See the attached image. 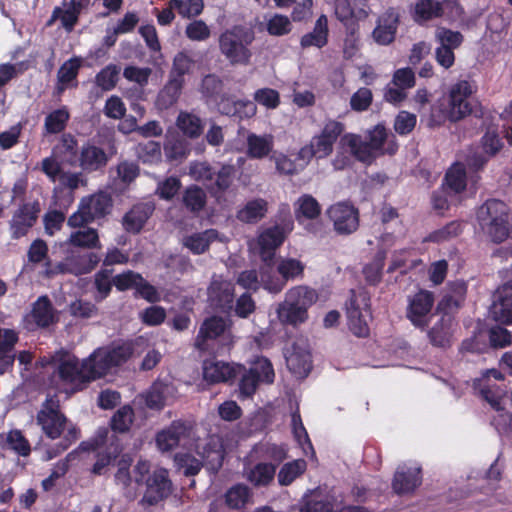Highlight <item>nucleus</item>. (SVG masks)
<instances>
[{"instance_id": "052dcab7", "label": "nucleus", "mask_w": 512, "mask_h": 512, "mask_svg": "<svg viewBox=\"0 0 512 512\" xmlns=\"http://www.w3.org/2000/svg\"><path fill=\"white\" fill-rule=\"evenodd\" d=\"M435 39L440 46L456 49L462 44L464 37L459 31L438 27L435 31Z\"/></svg>"}, {"instance_id": "37998d69", "label": "nucleus", "mask_w": 512, "mask_h": 512, "mask_svg": "<svg viewBox=\"0 0 512 512\" xmlns=\"http://www.w3.org/2000/svg\"><path fill=\"white\" fill-rule=\"evenodd\" d=\"M207 196L205 191L197 186L191 185L183 193L182 202L192 213L200 212L206 205Z\"/></svg>"}, {"instance_id": "ddd939ff", "label": "nucleus", "mask_w": 512, "mask_h": 512, "mask_svg": "<svg viewBox=\"0 0 512 512\" xmlns=\"http://www.w3.org/2000/svg\"><path fill=\"white\" fill-rule=\"evenodd\" d=\"M234 284L222 276L214 275L207 288L208 302L222 313L232 312L234 303Z\"/></svg>"}, {"instance_id": "ea45409f", "label": "nucleus", "mask_w": 512, "mask_h": 512, "mask_svg": "<svg viewBox=\"0 0 512 512\" xmlns=\"http://www.w3.org/2000/svg\"><path fill=\"white\" fill-rule=\"evenodd\" d=\"M94 197H96V194H92L81 200L78 210L68 218V226L71 228H81L94 221L95 213L92 211L91 205Z\"/></svg>"}, {"instance_id": "6e6d98bb", "label": "nucleus", "mask_w": 512, "mask_h": 512, "mask_svg": "<svg viewBox=\"0 0 512 512\" xmlns=\"http://www.w3.org/2000/svg\"><path fill=\"white\" fill-rule=\"evenodd\" d=\"M67 244L73 247L92 249L96 247V229L87 228L71 233Z\"/></svg>"}, {"instance_id": "7c9ffc66", "label": "nucleus", "mask_w": 512, "mask_h": 512, "mask_svg": "<svg viewBox=\"0 0 512 512\" xmlns=\"http://www.w3.org/2000/svg\"><path fill=\"white\" fill-rule=\"evenodd\" d=\"M246 144V154L248 157L263 159L273 150L274 137L271 134L257 135L255 133H249L247 135Z\"/></svg>"}, {"instance_id": "2f4dec72", "label": "nucleus", "mask_w": 512, "mask_h": 512, "mask_svg": "<svg viewBox=\"0 0 512 512\" xmlns=\"http://www.w3.org/2000/svg\"><path fill=\"white\" fill-rule=\"evenodd\" d=\"M276 465L272 463H257L244 470V477L254 487H266L274 480Z\"/></svg>"}, {"instance_id": "aec40b11", "label": "nucleus", "mask_w": 512, "mask_h": 512, "mask_svg": "<svg viewBox=\"0 0 512 512\" xmlns=\"http://www.w3.org/2000/svg\"><path fill=\"white\" fill-rule=\"evenodd\" d=\"M197 453L203 466L210 472L217 473L222 467L225 450L220 437L210 436L202 447L198 446Z\"/></svg>"}, {"instance_id": "f257e3e1", "label": "nucleus", "mask_w": 512, "mask_h": 512, "mask_svg": "<svg viewBox=\"0 0 512 512\" xmlns=\"http://www.w3.org/2000/svg\"><path fill=\"white\" fill-rule=\"evenodd\" d=\"M46 369L50 388L68 395L82 391L96 379V350L88 358L80 360L63 348L40 359Z\"/></svg>"}, {"instance_id": "20e7f679", "label": "nucleus", "mask_w": 512, "mask_h": 512, "mask_svg": "<svg viewBox=\"0 0 512 512\" xmlns=\"http://www.w3.org/2000/svg\"><path fill=\"white\" fill-rule=\"evenodd\" d=\"M472 88L468 81L462 80L451 86L447 104L433 107L431 110V124L440 125L446 119L457 122L474 112V103L471 100Z\"/></svg>"}, {"instance_id": "69168bd1", "label": "nucleus", "mask_w": 512, "mask_h": 512, "mask_svg": "<svg viewBox=\"0 0 512 512\" xmlns=\"http://www.w3.org/2000/svg\"><path fill=\"white\" fill-rule=\"evenodd\" d=\"M70 265L75 274H86L96 266V254L94 252L78 255L70 260Z\"/></svg>"}, {"instance_id": "338daca9", "label": "nucleus", "mask_w": 512, "mask_h": 512, "mask_svg": "<svg viewBox=\"0 0 512 512\" xmlns=\"http://www.w3.org/2000/svg\"><path fill=\"white\" fill-rule=\"evenodd\" d=\"M120 67L110 64L98 73V86L104 90L114 88L119 80Z\"/></svg>"}, {"instance_id": "8fccbe9b", "label": "nucleus", "mask_w": 512, "mask_h": 512, "mask_svg": "<svg viewBox=\"0 0 512 512\" xmlns=\"http://www.w3.org/2000/svg\"><path fill=\"white\" fill-rule=\"evenodd\" d=\"M169 386L162 382H155L145 395V403L150 409L160 410L164 407Z\"/></svg>"}, {"instance_id": "393cba45", "label": "nucleus", "mask_w": 512, "mask_h": 512, "mask_svg": "<svg viewBox=\"0 0 512 512\" xmlns=\"http://www.w3.org/2000/svg\"><path fill=\"white\" fill-rule=\"evenodd\" d=\"M19 341L18 333L13 329H4L0 343V375L13 370L16 359L15 346Z\"/></svg>"}, {"instance_id": "864d4df0", "label": "nucleus", "mask_w": 512, "mask_h": 512, "mask_svg": "<svg viewBox=\"0 0 512 512\" xmlns=\"http://www.w3.org/2000/svg\"><path fill=\"white\" fill-rule=\"evenodd\" d=\"M175 465L187 477L197 475L202 469L203 463L189 453H177L174 456Z\"/></svg>"}, {"instance_id": "473e14b6", "label": "nucleus", "mask_w": 512, "mask_h": 512, "mask_svg": "<svg viewBox=\"0 0 512 512\" xmlns=\"http://www.w3.org/2000/svg\"><path fill=\"white\" fill-rule=\"evenodd\" d=\"M453 318L442 316L429 331L428 338L433 346L448 348L451 345Z\"/></svg>"}, {"instance_id": "1a4fd4ad", "label": "nucleus", "mask_w": 512, "mask_h": 512, "mask_svg": "<svg viewBox=\"0 0 512 512\" xmlns=\"http://www.w3.org/2000/svg\"><path fill=\"white\" fill-rule=\"evenodd\" d=\"M326 214L338 235L347 236L359 228V209L350 202H337L327 209Z\"/></svg>"}, {"instance_id": "a19ab883", "label": "nucleus", "mask_w": 512, "mask_h": 512, "mask_svg": "<svg viewBox=\"0 0 512 512\" xmlns=\"http://www.w3.org/2000/svg\"><path fill=\"white\" fill-rule=\"evenodd\" d=\"M295 217L300 222L303 218L313 220L321 213L318 201L309 194H304L295 203Z\"/></svg>"}, {"instance_id": "c03bdc74", "label": "nucleus", "mask_w": 512, "mask_h": 512, "mask_svg": "<svg viewBox=\"0 0 512 512\" xmlns=\"http://www.w3.org/2000/svg\"><path fill=\"white\" fill-rule=\"evenodd\" d=\"M252 498L251 490L244 484H236L232 486L225 494L226 504L232 509H241Z\"/></svg>"}, {"instance_id": "a211bd4d", "label": "nucleus", "mask_w": 512, "mask_h": 512, "mask_svg": "<svg viewBox=\"0 0 512 512\" xmlns=\"http://www.w3.org/2000/svg\"><path fill=\"white\" fill-rule=\"evenodd\" d=\"M192 430L190 422L174 420L167 428L156 435V445L162 452L176 448L182 439L188 438Z\"/></svg>"}, {"instance_id": "0e129e2a", "label": "nucleus", "mask_w": 512, "mask_h": 512, "mask_svg": "<svg viewBox=\"0 0 512 512\" xmlns=\"http://www.w3.org/2000/svg\"><path fill=\"white\" fill-rule=\"evenodd\" d=\"M181 188V181L176 176H170L159 181L155 194L164 200H172Z\"/></svg>"}, {"instance_id": "13d9d810", "label": "nucleus", "mask_w": 512, "mask_h": 512, "mask_svg": "<svg viewBox=\"0 0 512 512\" xmlns=\"http://www.w3.org/2000/svg\"><path fill=\"white\" fill-rule=\"evenodd\" d=\"M133 422V409L129 405L119 408L110 420L111 428L117 432H126Z\"/></svg>"}, {"instance_id": "c85d7f7f", "label": "nucleus", "mask_w": 512, "mask_h": 512, "mask_svg": "<svg viewBox=\"0 0 512 512\" xmlns=\"http://www.w3.org/2000/svg\"><path fill=\"white\" fill-rule=\"evenodd\" d=\"M317 300L318 293L315 289L306 285H297L287 290L283 302L301 309L304 307V310L308 311Z\"/></svg>"}, {"instance_id": "79ce46f5", "label": "nucleus", "mask_w": 512, "mask_h": 512, "mask_svg": "<svg viewBox=\"0 0 512 512\" xmlns=\"http://www.w3.org/2000/svg\"><path fill=\"white\" fill-rule=\"evenodd\" d=\"M70 119L68 109L63 106L51 111L44 121V129L48 134H59L63 132Z\"/></svg>"}, {"instance_id": "603ef678", "label": "nucleus", "mask_w": 512, "mask_h": 512, "mask_svg": "<svg viewBox=\"0 0 512 512\" xmlns=\"http://www.w3.org/2000/svg\"><path fill=\"white\" fill-rule=\"evenodd\" d=\"M136 155L143 163H157L161 161V146L156 141H146L139 143L136 148Z\"/></svg>"}, {"instance_id": "dca6fc26", "label": "nucleus", "mask_w": 512, "mask_h": 512, "mask_svg": "<svg viewBox=\"0 0 512 512\" xmlns=\"http://www.w3.org/2000/svg\"><path fill=\"white\" fill-rule=\"evenodd\" d=\"M132 354L133 346L128 342L112 344L105 350L98 349V357H100V360H98V379L111 369L126 363Z\"/></svg>"}, {"instance_id": "b1692460", "label": "nucleus", "mask_w": 512, "mask_h": 512, "mask_svg": "<svg viewBox=\"0 0 512 512\" xmlns=\"http://www.w3.org/2000/svg\"><path fill=\"white\" fill-rule=\"evenodd\" d=\"M154 211L150 203H138L134 205L123 217L122 224L129 233H139Z\"/></svg>"}, {"instance_id": "4468645a", "label": "nucleus", "mask_w": 512, "mask_h": 512, "mask_svg": "<svg viewBox=\"0 0 512 512\" xmlns=\"http://www.w3.org/2000/svg\"><path fill=\"white\" fill-rule=\"evenodd\" d=\"M218 337H230L229 324L221 316H211L201 324L194 346L200 351L210 352L212 341Z\"/></svg>"}, {"instance_id": "680f3d73", "label": "nucleus", "mask_w": 512, "mask_h": 512, "mask_svg": "<svg viewBox=\"0 0 512 512\" xmlns=\"http://www.w3.org/2000/svg\"><path fill=\"white\" fill-rule=\"evenodd\" d=\"M232 311L237 317L247 319L256 311V302L249 292H245L233 303Z\"/></svg>"}, {"instance_id": "f03ea898", "label": "nucleus", "mask_w": 512, "mask_h": 512, "mask_svg": "<svg viewBox=\"0 0 512 512\" xmlns=\"http://www.w3.org/2000/svg\"><path fill=\"white\" fill-rule=\"evenodd\" d=\"M36 423L42 433L55 440L63 435L61 441L46 450V460H51L65 452L81 436L80 429L62 413L60 401L56 395L47 396L36 415Z\"/></svg>"}, {"instance_id": "2eb2a0df", "label": "nucleus", "mask_w": 512, "mask_h": 512, "mask_svg": "<svg viewBox=\"0 0 512 512\" xmlns=\"http://www.w3.org/2000/svg\"><path fill=\"white\" fill-rule=\"evenodd\" d=\"M434 300V294L424 289L408 298L406 316L413 325L420 328L428 325V315L433 307Z\"/></svg>"}, {"instance_id": "bb28decb", "label": "nucleus", "mask_w": 512, "mask_h": 512, "mask_svg": "<svg viewBox=\"0 0 512 512\" xmlns=\"http://www.w3.org/2000/svg\"><path fill=\"white\" fill-rule=\"evenodd\" d=\"M419 474L420 468H398L392 481L394 492L399 495L413 492L421 484Z\"/></svg>"}, {"instance_id": "f3484780", "label": "nucleus", "mask_w": 512, "mask_h": 512, "mask_svg": "<svg viewBox=\"0 0 512 512\" xmlns=\"http://www.w3.org/2000/svg\"><path fill=\"white\" fill-rule=\"evenodd\" d=\"M172 492V482L169 479L168 471L164 468L154 470L152 475L146 479V491L143 501L149 505H155L167 498Z\"/></svg>"}, {"instance_id": "4c0bfd02", "label": "nucleus", "mask_w": 512, "mask_h": 512, "mask_svg": "<svg viewBox=\"0 0 512 512\" xmlns=\"http://www.w3.org/2000/svg\"><path fill=\"white\" fill-rule=\"evenodd\" d=\"M53 154L69 165L78 163V144L70 133L62 135L60 143L53 148Z\"/></svg>"}, {"instance_id": "e2e57ef3", "label": "nucleus", "mask_w": 512, "mask_h": 512, "mask_svg": "<svg viewBox=\"0 0 512 512\" xmlns=\"http://www.w3.org/2000/svg\"><path fill=\"white\" fill-rule=\"evenodd\" d=\"M7 443L20 456L26 457L31 453L30 443L20 430H11L7 435Z\"/></svg>"}, {"instance_id": "6e6552de", "label": "nucleus", "mask_w": 512, "mask_h": 512, "mask_svg": "<svg viewBox=\"0 0 512 512\" xmlns=\"http://www.w3.org/2000/svg\"><path fill=\"white\" fill-rule=\"evenodd\" d=\"M235 371V379L239 377V392L242 397L252 396L260 383L271 384L274 381V370L271 362L264 357L258 358L247 369L245 366Z\"/></svg>"}, {"instance_id": "9d476101", "label": "nucleus", "mask_w": 512, "mask_h": 512, "mask_svg": "<svg viewBox=\"0 0 512 512\" xmlns=\"http://www.w3.org/2000/svg\"><path fill=\"white\" fill-rule=\"evenodd\" d=\"M305 268L306 265L299 259L292 257L280 258L276 267L280 278L266 279L265 275L262 274L263 287L270 293H280L285 288L288 281L302 279Z\"/></svg>"}, {"instance_id": "412c9836", "label": "nucleus", "mask_w": 512, "mask_h": 512, "mask_svg": "<svg viewBox=\"0 0 512 512\" xmlns=\"http://www.w3.org/2000/svg\"><path fill=\"white\" fill-rule=\"evenodd\" d=\"M27 322H32L38 328H48L58 322L57 311L47 295L40 296L26 316Z\"/></svg>"}, {"instance_id": "e433bc0d", "label": "nucleus", "mask_w": 512, "mask_h": 512, "mask_svg": "<svg viewBox=\"0 0 512 512\" xmlns=\"http://www.w3.org/2000/svg\"><path fill=\"white\" fill-rule=\"evenodd\" d=\"M444 8L437 0H418L415 3L413 19L417 23H423L443 16Z\"/></svg>"}, {"instance_id": "de8ad7c7", "label": "nucleus", "mask_w": 512, "mask_h": 512, "mask_svg": "<svg viewBox=\"0 0 512 512\" xmlns=\"http://www.w3.org/2000/svg\"><path fill=\"white\" fill-rule=\"evenodd\" d=\"M177 126L190 138H197L203 132L202 120L192 113L181 112L177 118Z\"/></svg>"}, {"instance_id": "c756f323", "label": "nucleus", "mask_w": 512, "mask_h": 512, "mask_svg": "<svg viewBox=\"0 0 512 512\" xmlns=\"http://www.w3.org/2000/svg\"><path fill=\"white\" fill-rule=\"evenodd\" d=\"M215 240L222 241L219 237V232L216 229H207L203 232L185 236L182 243L193 254L199 255L206 252L209 249L210 244Z\"/></svg>"}, {"instance_id": "bf43d9fd", "label": "nucleus", "mask_w": 512, "mask_h": 512, "mask_svg": "<svg viewBox=\"0 0 512 512\" xmlns=\"http://www.w3.org/2000/svg\"><path fill=\"white\" fill-rule=\"evenodd\" d=\"M171 8L178 10V13L186 18L199 15L204 7L203 0H170Z\"/></svg>"}, {"instance_id": "7ed1b4c3", "label": "nucleus", "mask_w": 512, "mask_h": 512, "mask_svg": "<svg viewBox=\"0 0 512 512\" xmlns=\"http://www.w3.org/2000/svg\"><path fill=\"white\" fill-rule=\"evenodd\" d=\"M476 217L481 231L493 243L504 242L512 232L509 209L501 200H487L478 208Z\"/></svg>"}, {"instance_id": "c9c22d12", "label": "nucleus", "mask_w": 512, "mask_h": 512, "mask_svg": "<svg viewBox=\"0 0 512 512\" xmlns=\"http://www.w3.org/2000/svg\"><path fill=\"white\" fill-rule=\"evenodd\" d=\"M276 313L279 322L286 326L298 327L308 320V311L283 301L278 304Z\"/></svg>"}, {"instance_id": "0eeeda50", "label": "nucleus", "mask_w": 512, "mask_h": 512, "mask_svg": "<svg viewBox=\"0 0 512 512\" xmlns=\"http://www.w3.org/2000/svg\"><path fill=\"white\" fill-rule=\"evenodd\" d=\"M370 294L363 288L351 289L345 303L348 325L354 335L365 337L369 334L367 317L370 312Z\"/></svg>"}, {"instance_id": "5fc2aeb1", "label": "nucleus", "mask_w": 512, "mask_h": 512, "mask_svg": "<svg viewBox=\"0 0 512 512\" xmlns=\"http://www.w3.org/2000/svg\"><path fill=\"white\" fill-rule=\"evenodd\" d=\"M447 186L455 193H460L466 188V171L462 163L454 164L446 173Z\"/></svg>"}, {"instance_id": "58836bf2", "label": "nucleus", "mask_w": 512, "mask_h": 512, "mask_svg": "<svg viewBox=\"0 0 512 512\" xmlns=\"http://www.w3.org/2000/svg\"><path fill=\"white\" fill-rule=\"evenodd\" d=\"M268 210V203L262 198L248 201L245 206L238 211L237 218L245 223H257L263 219Z\"/></svg>"}, {"instance_id": "4be33fe9", "label": "nucleus", "mask_w": 512, "mask_h": 512, "mask_svg": "<svg viewBox=\"0 0 512 512\" xmlns=\"http://www.w3.org/2000/svg\"><path fill=\"white\" fill-rule=\"evenodd\" d=\"M339 145L342 149L349 151L356 160L367 165L371 164L377 157L367 143V140L358 134H344L340 139Z\"/></svg>"}, {"instance_id": "f8f14e48", "label": "nucleus", "mask_w": 512, "mask_h": 512, "mask_svg": "<svg viewBox=\"0 0 512 512\" xmlns=\"http://www.w3.org/2000/svg\"><path fill=\"white\" fill-rule=\"evenodd\" d=\"M40 212L41 205L38 200L21 203L13 212L12 218L9 222L12 239L17 240L25 237L30 229H32L36 224Z\"/></svg>"}, {"instance_id": "5701e85b", "label": "nucleus", "mask_w": 512, "mask_h": 512, "mask_svg": "<svg viewBox=\"0 0 512 512\" xmlns=\"http://www.w3.org/2000/svg\"><path fill=\"white\" fill-rule=\"evenodd\" d=\"M203 377L209 383L229 382L235 379V371L240 367L222 361L205 360L203 362Z\"/></svg>"}, {"instance_id": "49530a36", "label": "nucleus", "mask_w": 512, "mask_h": 512, "mask_svg": "<svg viewBox=\"0 0 512 512\" xmlns=\"http://www.w3.org/2000/svg\"><path fill=\"white\" fill-rule=\"evenodd\" d=\"M306 461L303 459L285 463L278 472V482L281 486L290 485L296 478L306 471Z\"/></svg>"}, {"instance_id": "39448f33", "label": "nucleus", "mask_w": 512, "mask_h": 512, "mask_svg": "<svg viewBox=\"0 0 512 512\" xmlns=\"http://www.w3.org/2000/svg\"><path fill=\"white\" fill-rule=\"evenodd\" d=\"M254 39L252 29L234 26L219 36V49L231 65H248L252 57L249 46Z\"/></svg>"}, {"instance_id": "774afa93", "label": "nucleus", "mask_w": 512, "mask_h": 512, "mask_svg": "<svg viewBox=\"0 0 512 512\" xmlns=\"http://www.w3.org/2000/svg\"><path fill=\"white\" fill-rule=\"evenodd\" d=\"M291 22L287 16L275 14L267 21V31L273 36H282L291 31Z\"/></svg>"}, {"instance_id": "423d86ee", "label": "nucleus", "mask_w": 512, "mask_h": 512, "mask_svg": "<svg viewBox=\"0 0 512 512\" xmlns=\"http://www.w3.org/2000/svg\"><path fill=\"white\" fill-rule=\"evenodd\" d=\"M235 173V166L231 164H222L218 170L208 162H193L189 166V175L195 181L202 182L213 196L222 194L230 188Z\"/></svg>"}, {"instance_id": "6ab92c4d", "label": "nucleus", "mask_w": 512, "mask_h": 512, "mask_svg": "<svg viewBox=\"0 0 512 512\" xmlns=\"http://www.w3.org/2000/svg\"><path fill=\"white\" fill-rule=\"evenodd\" d=\"M286 238L284 227L274 225L266 228L258 236L259 254L264 263L270 265L275 257V251Z\"/></svg>"}, {"instance_id": "9b49d317", "label": "nucleus", "mask_w": 512, "mask_h": 512, "mask_svg": "<svg viewBox=\"0 0 512 512\" xmlns=\"http://www.w3.org/2000/svg\"><path fill=\"white\" fill-rule=\"evenodd\" d=\"M287 368L296 377H306L312 369V359L308 340L296 338L289 347L285 348Z\"/></svg>"}, {"instance_id": "a878e982", "label": "nucleus", "mask_w": 512, "mask_h": 512, "mask_svg": "<svg viewBox=\"0 0 512 512\" xmlns=\"http://www.w3.org/2000/svg\"><path fill=\"white\" fill-rule=\"evenodd\" d=\"M83 62L81 58L73 57L60 66L55 87L58 95H61L67 88L77 86L76 78Z\"/></svg>"}, {"instance_id": "72a5a7b5", "label": "nucleus", "mask_w": 512, "mask_h": 512, "mask_svg": "<svg viewBox=\"0 0 512 512\" xmlns=\"http://www.w3.org/2000/svg\"><path fill=\"white\" fill-rule=\"evenodd\" d=\"M185 81L172 79L169 77L168 82L159 91L155 105L159 110H166L172 107L179 99Z\"/></svg>"}, {"instance_id": "4d7b16f0", "label": "nucleus", "mask_w": 512, "mask_h": 512, "mask_svg": "<svg viewBox=\"0 0 512 512\" xmlns=\"http://www.w3.org/2000/svg\"><path fill=\"white\" fill-rule=\"evenodd\" d=\"M384 261L385 254L383 252H378L372 262L364 267L363 273L367 283L370 285H377L381 281Z\"/></svg>"}, {"instance_id": "cd10ccee", "label": "nucleus", "mask_w": 512, "mask_h": 512, "mask_svg": "<svg viewBox=\"0 0 512 512\" xmlns=\"http://www.w3.org/2000/svg\"><path fill=\"white\" fill-rule=\"evenodd\" d=\"M490 307L492 319L500 324H512V296L497 289Z\"/></svg>"}, {"instance_id": "a18cd8bd", "label": "nucleus", "mask_w": 512, "mask_h": 512, "mask_svg": "<svg viewBox=\"0 0 512 512\" xmlns=\"http://www.w3.org/2000/svg\"><path fill=\"white\" fill-rule=\"evenodd\" d=\"M189 143L181 137H172L164 145V153L168 161L181 162L189 154Z\"/></svg>"}, {"instance_id": "09e8293b", "label": "nucleus", "mask_w": 512, "mask_h": 512, "mask_svg": "<svg viewBox=\"0 0 512 512\" xmlns=\"http://www.w3.org/2000/svg\"><path fill=\"white\" fill-rule=\"evenodd\" d=\"M223 88L224 83L221 77L210 73L202 78L199 91L206 99L216 101L222 95Z\"/></svg>"}, {"instance_id": "f704fd0d", "label": "nucleus", "mask_w": 512, "mask_h": 512, "mask_svg": "<svg viewBox=\"0 0 512 512\" xmlns=\"http://www.w3.org/2000/svg\"><path fill=\"white\" fill-rule=\"evenodd\" d=\"M328 41V20L326 15H321L311 32L302 36L300 45L302 48L315 46L322 48Z\"/></svg>"}, {"instance_id": "3c124183", "label": "nucleus", "mask_w": 512, "mask_h": 512, "mask_svg": "<svg viewBox=\"0 0 512 512\" xmlns=\"http://www.w3.org/2000/svg\"><path fill=\"white\" fill-rule=\"evenodd\" d=\"M193 65L194 60L186 52L180 51L173 58L169 77L172 79L185 81L184 76L190 73Z\"/></svg>"}]
</instances>
